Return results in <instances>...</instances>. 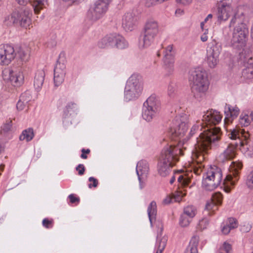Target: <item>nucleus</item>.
Listing matches in <instances>:
<instances>
[{
    "instance_id": "nucleus-6",
    "label": "nucleus",
    "mask_w": 253,
    "mask_h": 253,
    "mask_svg": "<svg viewBox=\"0 0 253 253\" xmlns=\"http://www.w3.org/2000/svg\"><path fill=\"white\" fill-rule=\"evenodd\" d=\"M143 89L141 77L138 74L132 75L127 81L125 88V98L128 101L137 98Z\"/></svg>"
},
{
    "instance_id": "nucleus-36",
    "label": "nucleus",
    "mask_w": 253,
    "mask_h": 253,
    "mask_svg": "<svg viewBox=\"0 0 253 253\" xmlns=\"http://www.w3.org/2000/svg\"><path fill=\"white\" fill-rule=\"evenodd\" d=\"M167 242V238L166 237H163L161 239L157 240L158 244L157 251L156 253H162L165 249Z\"/></svg>"
},
{
    "instance_id": "nucleus-19",
    "label": "nucleus",
    "mask_w": 253,
    "mask_h": 253,
    "mask_svg": "<svg viewBox=\"0 0 253 253\" xmlns=\"http://www.w3.org/2000/svg\"><path fill=\"white\" fill-rule=\"evenodd\" d=\"M65 74V64L57 62L54 70V82L55 86H59L63 83Z\"/></svg>"
},
{
    "instance_id": "nucleus-62",
    "label": "nucleus",
    "mask_w": 253,
    "mask_h": 253,
    "mask_svg": "<svg viewBox=\"0 0 253 253\" xmlns=\"http://www.w3.org/2000/svg\"><path fill=\"white\" fill-rule=\"evenodd\" d=\"M4 165H0V169L1 170H3V169H4Z\"/></svg>"
},
{
    "instance_id": "nucleus-23",
    "label": "nucleus",
    "mask_w": 253,
    "mask_h": 253,
    "mask_svg": "<svg viewBox=\"0 0 253 253\" xmlns=\"http://www.w3.org/2000/svg\"><path fill=\"white\" fill-rule=\"evenodd\" d=\"M231 10V7L229 5L222 4L219 6L216 15L218 20L219 21H225L228 19L230 14L229 12Z\"/></svg>"
},
{
    "instance_id": "nucleus-41",
    "label": "nucleus",
    "mask_w": 253,
    "mask_h": 253,
    "mask_svg": "<svg viewBox=\"0 0 253 253\" xmlns=\"http://www.w3.org/2000/svg\"><path fill=\"white\" fill-rule=\"evenodd\" d=\"M217 205L215 204L214 203L211 202V201L210 202H207L205 209L208 211H209L208 213V214H211V211L212 212H213L215 210L217 209V208L216 207Z\"/></svg>"
},
{
    "instance_id": "nucleus-20",
    "label": "nucleus",
    "mask_w": 253,
    "mask_h": 253,
    "mask_svg": "<svg viewBox=\"0 0 253 253\" xmlns=\"http://www.w3.org/2000/svg\"><path fill=\"white\" fill-rule=\"evenodd\" d=\"M137 18L131 12L126 13L122 19V26L126 31H132L136 26Z\"/></svg>"
},
{
    "instance_id": "nucleus-17",
    "label": "nucleus",
    "mask_w": 253,
    "mask_h": 253,
    "mask_svg": "<svg viewBox=\"0 0 253 253\" xmlns=\"http://www.w3.org/2000/svg\"><path fill=\"white\" fill-rule=\"evenodd\" d=\"M136 172L139 181L140 188L142 189L145 185L149 172V165L146 161L141 160L139 161L136 166Z\"/></svg>"
},
{
    "instance_id": "nucleus-34",
    "label": "nucleus",
    "mask_w": 253,
    "mask_h": 253,
    "mask_svg": "<svg viewBox=\"0 0 253 253\" xmlns=\"http://www.w3.org/2000/svg\"><path fill=\"white\" fill-rule=\"evenodd\" d=\"M197 210L193 206H188L184 208L183 210V213L189 218H193L196 215Z\"/></svg>"
},
{
    "instance_id": "nucleus-11",
    "label": "nucleus",
    "mask_w": 253,
    "mask_h": 253,
    "mask_svg": "<svg viewBox=\"0 0 253 253\" xmlns=\"http://www.w3.org/2000/svg\"><path fill=\"white\" fill-rule=\"evenodd\" d=\"M99 46L101 48L109 46H115L122 49L128 46V43L123 36L115 33L104 37L99 42Z\"/></svg>"
},
{
    "instance_id": "nucleus-59",
    "label": "nucleus",
    "mask_w": 253,
    "mask_h": 253,
    "mask_svg": "<svg viewBox=\"0 0 253 253\" xmlns=\"http://www.w3.org/2000/svg\"><path fill=\"white\" fill-rule=\"evenodd\" d=\"M177 2L182 3L184 5H187L190 3L192 0H176Z\"/></svg>"
},
{
    "instance_id": "nucleus-47",
    "label": "nucleus",
    "mask_w": 253,
    "mask_h": 253,
    "mask_svg": "<svg viewBox=\"0 0 253 253\" xmlns=\"http://www.w3.org/2000/svg\"><path fill=\"white\" fill-rule=\"evenodd\" d=\"M247 185L249 188L253 189V171L248 176Z\"/></svg>"
},
{
    "instance_id": "nucleus-13",
    "label": "nucleus",
    "mask_w": 253,
    "mask_h": 253,
    "mask_svg": "<svg viewBox=\"0 0 253 253\" xmlns=\"http://www.w3.org/2000/svg\"><path fill=\"white\" fill-rule=\"evenodd\" d=\"M187 123L186 116H176L170 128L171 134L179 138L184 136L188 129Z\"/></svg>"
},
{
    "instance_id": "nucleus-14",
    "label": "nucleus",
    "mask_w": 253,
    "mask_h": 253,
    "mask_svg": "<svg viewBox=\"0 0 253 253\" xmlns=\"http://www.w3.org/2000/svg\"><path fill=\"white\" fill-rule=\"evenodd\" d=\"M4 80L9 81L12 85L19 86L24 83V75L21 71H15L10 69H5L2 71Z\"/></svg>"
},
{
    "instance_id": "nucleus-51",
    "label": "nucleus",
    "mask_w": 253,
    "mask_h": 253,
    "mask_svg": "<svg viewBox=\"0 0 253 253\" xmlns=\"http://www.w3.org/2000/svg\"><path fill=\"white\" fill-rule=\"evenodd\" d=\"M88 180L89 182H93V184H89L88 185V187L89 188H91L92 186L94 187H96L97 186V185H98V180L94 178L93 177H90L88 179Z\"/></svg>"
},
{
    "instance_id": "nucleus-29",
    "label": "nucleus",
    "mask_w": 253,
    "mask_h": 253,
    "mask_svg": "<svg viewBox=\"0 0 253 253\" xmlns=\"http://www.w3.org/2000/svg\"><path fill=\"white\" fill-rule=\"evenodd\" d=\"M147 211L151 225L152 226V223L155 221L157 215V205L155 201L151 202L148 207Z\"/></svg>"
},
{
    "instance_id": "nucleus-4",
    "label": "nucleus",
    "mask_w": 253,
    "mask_h": 253,
    "mask_svg": "<svg viewBox=\"0 0 253 253\" xmlns=\"http://www.w3.org/2000/svg\"><path fill=\"white\" fill-rule=\"evenodd\" d=\"M240 19L237 18V15H235L231 20L229 25L231 27L236 22L239 24L234 29L231 42L232 46L238 50L242 49L245 46L249 33L247 25L244 23L240 22Z\"/></svg>"
},
{
    "instance_id": "nucleus-9",
    "label": "nucleus",
    "mask_w": 253,
    "mask_h": 253,
    "mask_svg": "<svg viewBox=\"0 0 253 253\" xmlns=\"http://www.w3.org/2000/svg\"><path fill=\"white\" fill-rule=\"evenodd\" d=\"M112 0H97L87 12V18L95 21L103 16Z\"/></svg>"
},
{
    "instance_id": "nucleus-28",
    "label": "nucleus",
    "mask_w": 253,
    "mask_h": 253,
    "mask_svg": "<svg viewBox=\"0 0 253 253\" xmlns=\"http://www.w3.org/2000/svg\"><path fill=\"white\" fill-rule=\"evenodd\" d=\"M185 195V193H183L182 191H176L172 194L171 196L166 197L163 200V203L165 204H169L173 201L179 202Z\"/></svg>"
},
{
    "instance_id": "nucleus-43",
    "label": "nucleus",
    "mask_w": 253,
    "mask_h": 253,
    "mask_svg": "<svg viewBox=\"0 0 253 253\" xmlns=\"http://www.w3.org/2000/svg\"><path fill=\"white\" fill-rule=\"evenodd\" d=\"M19 99L22 100L23 102L27 103L31 100V96L29 92L26 91L21 94L20 96Z\"/></svg>"
},
{
    "instance_id": "nucleus-30",
    "label": "nucleus",
    "mask_w": 253,
    "mask_h": 253,
    "mask_svg": "<svg viewBox=\"0 0 253 253\" xmlns=\"http://www.w3.org/2000/svg\"><path fill=\"white\" fill-rule=\"evenodd\" d=\"M164 65L163 68L166 72V75L167 76H170L174 72V60H163Z\"/></svg>"
},
{
    "instance_id": "nucleus-56",
    "label": "nucleus",
    "mask_w": 253,
    "mask_h": 253,
    "mask_svg": "<svg viewBox=\"0 0 253 253\" xmlns=\"http://www.w3.org/2000/svg\"><path fill=\"white\" fill-rule=\"evenodd\" d=\"M231 230V229L230 228V227L227 224L226 225H224L222 229H221V231L223 233V234H228L230 230Z\"/></svg>"
},
{
    "instance_id": "nucleus-60",
    "label": "nucleus",
    "mask_w": 253,
    "mask_h": 253,
    "mask_svg": "<svg viewBox=\"0 0 253 253\" xmlns=\"http://www.w3.org/2000/svg\"><path fill=\"white\" fill-rule=\"evenodd\" d=\"M201 40L203 42H206L208 40V36L206 33H204L201 36Z\"/></svg>"
},
{
    "instance_id": "nucleus-26",
    "label": "nucleus",
    "mask_w": 253,
    "mask_h": 253,
    "mask_svg": "<svg viewBox=\"0 0 253 253\" xmlns=\"http://www.w3.org/2000/svg\"><path fill=\"white\" fill-rule=\"evenodd\" d=\"M176 177H177L178 182L181 186H186L190 181V178L189 176H187L185 174H180V172L178 171L175 172L169 181L170 184H172L173 183Z\"/></svg>"
},
{
    "instance_id": "nucleus-16",
    "label": "nucleus",
    "mask_w": 253,
    "mask_h": 253,
    "mask_svg": "<svg viewBox=\"0 0 253 253\" xmlns=\"http://www.w3.org/2000/svg\"><path fill=\"white\" fill-rule=\"evenodd\" d=\"M243 165L239 161L232 162L230 166V173L227 175L224 180L234 186L239 179V170L242 168Z\"/></svg>"
},
{
    "instance_id": "nucleus-45",
    "label": "nucleus",
    "mask_w": 253,
    "mask_h": 253,
    "mask_svg": "<svg viewBox=\"0 0 253 253\" xmlns=\"http://www.w3.org/2000/svg\"><path fill=\"white\" fill-rule=\"evenodd\" d=\"M175 85L174 84H170L168 86V92L170 97H173L175 94Z\"/></svg>"
},
{
    "instance_id": "nucleus-2",
    "label": "nucleus",
    "mask_w": 253,
    "mask_h": 253,
    "mask_svg": "<svg viewBox=\"0 0 253 253\" xmlns=\"http://www.w3.org/2000/svg\"><path fill=\"white\" fill-rule=\"evenodd\" d=\"M183 155L179 147L172 145L165 147L160 156L157 169L158 173L163 177L168 175L171 169L179 161V155Z\"/></svg>"
},
{
    "instance_id": "nucleus-8",
    "label": "nucleus",
    "mask_w": 253,
    "mask_h": 253,
    "mask_svg": "<svg viewBox=\"0 0 253 253\" xmlns=\"http://www.w3.org/2000/svg\"><path fill=\"white\" fill-rule=\"evenodd\" d=\"M222 177L221 169L215 166H211L203 176L202 185L207 190H213L220 185Z\"/></svg>"
},
{
    "instance_id": "nucleus-39",
    "label": "nucleus",
    "mask_w": 253,
    "mask_h": 253,
    "mask_svg": "<svg viewBox=\"0 0 253 253\" xmlns=\"http://www.w3.org/2000/svg\"><path fill=\"white\" fill-rule=\"evenodd\" d=\"M242 76L246 79H250L253 78V69L250 68L248 66V68L244 69L242 72Z\"/></svg>"
},
{
    "instance_id": "nucleus-52",
    "label": "nucleus",
    "mask_w": 253,
    "mask_h": 253,
    "mask_svg": "<svg viewBox=\"0 0 253 253\" xmlns=\"http://www.w3.org/2000/svg\"><path fill=\"white\" fill-rule=\"evenodd\" d=\"M81 152L82 153L81 155V157L82 159H86L87 158V154H89L90 153V151L88 149H85L83 148L82 149Z\"/></svg>"
},
{
    "instance_id": "nucleus-42",
    "label": "nucleus",
    "mask_w": 253,
    "mask_h": 253,
    "mask_svg": "<svg viewBox=\"0 0 253 253\" xmlns=\"http://www.w3.org/2000/svg\"><path fill=\"white\" fill-rule=\"evenodd\" d=\"M239 122L241 126H247L250 124V121L249 119V117L246 115H245L244 116L241 115L240 117Z\"/></svg>"
},
{
    "instance_id": "nucleus-33",
    "label": "nucleus",
    "mask_w": 253,
    "mask_h": 253,
    "mask_svg": "<svg viewBox=\"0 0 253 253\" xmlns=\"http://www.w3.org/2000/svg\"><path fill=\"white\" fill-rule=\"evenodd\" d=\"M174 54L175 52L173 49V45H169L165 49L163 60L167 59L169 60H170V59L174 60Z\"/></svg>"
},
{
    "instance_id": "nucleus-12",
    "label": "nucleus",
    "mask_w": 253,
    "mask_h": 253,
    "mask_svg": "<svg viewBox=\"0 0 253 253\" xmlns=\"http://www.w3.org/2000/svg\"><path fill=\"white\" fill-rule=\"evenodd\" d=\"M222 47L221 44L215 40L209 43L207 50L206 61L209 66L211 68L215 67L219 62V56L221 53Z\"/></svg>"
},
{
    "instance_id": "nucleus-48",
    "label": "nucleus",
    "mask_w": 253,
    "mask_h": 253,
    "mask_svg": "<svg viewBox=\"0 0 253 253\" xmlns=\"http://www.w3.org/2000/svg\"><path fill=\"white\" fill-rule=\"evenodd\" d=\"M76 169L78 172V174L80 175H82L84 174L85 171V168L84 165L79 164L76 168Z\"/></svg>"
},
{
    "instance_id": "nucleus-38",
    "label": "nucleus",
    "mask_w": 253,
    "mask_h": 253,
    "mask_svg": "<svg viewBox=\"0 0 253 253\" xmlns=\"http://www.w3.org/2000/svg\"><path fill=\"white\" fill-rule=\"evenodd\" d=\"M211 202L214 203L217 205H220L222 201V195L220 193H214L211 198Z\"/></svg>"
},
{
    "instance_id": "nucleus-25",
    "label": "nucleus",
    "mask_w": 253,
    "mask_h": 253,
    "mask_svg": "<svg viewBox=\"0 0 253 253\" xmlns=\"http://www.w3.org/2000/svg\"><path fill=\"white\" fill-rule=\"evenodd\" d=\"M45 73L42 70L38 71L35 75L34 81V86L35 89L39 91L43 85L44 80Z\"/></svg>"
},
{
    "instance_id": "nucleus-18",
    "label": "nucleus",
    "mask_w": 253,
    "mask_h": 253,
    "mask_svg": "<svg viewBox=\"0 0 253 253\" xmlns=\"http://www.w3.org/2000/svg\"><path fill=\"white\" fill-rule=\"evenodd\" d=\"M17 17L16 18L17 22V25H19L26 29L29 28L31 24V17L32 13L29 9H24L16 11Z\"/></svg>"
},
{
    "instance_id": "nucleus-5",
    "label": "nucleus",
    "mask_w": 253,
    "mask_h": 253,
    "mask_svg": "<svg viewBox=\"0 0 253 253\" xmlns=\"http://www.w3.org/2000/svg\"><path fill=\"white\" fill-rule=\"evenodd\" d=\"M228 136L231 139L236 140V142L229 144L227 149L222 154L223 157L226 160L233 159L236 155L237 147L239 146L242 150L244 148L245 146L247 145L248 143V136H244V139H243L241 137L243 136V134L238 130L233 129L231 130Z\"/></svg>"
},
{
    "instance_id": "nucleus-22",
    "label": "nucleus",
    "mask_w": 253,
    "mask_h": 253,
    "mask_svg": "<svg viewBox=\"0 0 253 253\" xmlns=\"http://www.w3.org/2000/svg\"><path fill=\"white\" fill-rule=\"evenodd\" d=\"M224 113L225 115V123H228L238 116L239 113V109L237 107H232L229 105L226 104Z\"/></svg>"
},
{
    "instance_id": "nucleus-31",
    "label": "nucleus",
    "mask_w": 253,
    "mask_h": 253,
    "mask_svg": "<svg viewBox=\"0 0 253 253\" xmlns=\"http://www.w3.org/2000/svg\"><path fill=\"white\" fill-rule=\"evenodd\" d=\"M77 109V105L76 103L71 102H69L67 105L65 106V108L63 111V116L65 118H66L69 115H71V112H75Z\"/></svg>"
},
{
    "instance_id": "nucleus-64",
    "label": "nucleus",
    "mask_w": 253,
    "mask_h": 253,
    "mask_svg": "<svg viewBox=\"0 0 253 253\" xmlns=\"http://www.w3.org/2000/svg\"><path fill=\"white\" fill-rule=\"evenodd\" d=\"M250 116L251 117L252 120L253 121V111L251 113Z\"/></svg>"
},
{
    "instance_id": "nucleus-54",
    "label": "nucleus",
    "mask_w": 253,
    "mask_h": 253,
    "mask_svg": "<svg viewBox=\"0 0 253 253\" xmlns=\"http://www.w3.org/2000/svg\"><path fill=\"white\" fill-rule=\"evenodd\" d=\"M193 171L194 172L197 174L199 175L202 172V164H200L199 166V167H196L195 166H194L193 167Z\"/></svg>"
},
{
    "instance_id": "nucleus-40",
    "label": "nucleus",
    "mask_w": 253,
    "mask_h": 253,
    "mask_svg": "<svg viewBox=\"0 0 253 253\" xmlns=\"http://www.w3.org/2000/svg\"><path fill=\"white\" fill-rule=\"evenodd\" d=\"M231 251V245L226 242L219 248L218 253H230Z\"/></svg>"
},
{
    "instance_id": "nucleus-1",
    "label": "nucleus",
    "mask_w": 253,
    "mask_h": 253,
    "mask_svg": "<svg viewBox=\"0 0 253 253\" xmlns=\"http://www.w3.org/2000/svg\"><path fill=\"white\" fill-rule=\"evenodd\" d=\"M222 116L219 112L212 109L208 110L203 116L202 123L197 122L191 129L189 134L190 136L196 132L204 129L197 138L194 150L195 156L200 161L204 159L203 156L201 155L200 153L206 152L213 146H216L220 139V128L213 126L218 124Z\"/></svg>"
},
{
    "instance_id": "nucleus-63",
    "label": "nucleus",
    "mask_w": 253,
    "mask_h": 253,
    "mask_svg": "<svg viewBox=\"0 0 253 253\" xmlns=\"http://www.w3.org/2000/svg\"><path fill=\"white\" fill-rule=\"evenodd\" d=\"M251 37L253 39V26L251 28Z\"/></svg>"
},
{
    "instance_id": "nucleus-15",
    "label": "nucleus",
    "mask_w": 253,
    "mask_h": 253,
    "mask_svg": "<svg viewBox=\"0 0 253 253\" xmlns=\"http://www.w3.org/2000/svg\"><path fill=\"white\" fill-rule=\"evenodd\" d=\"M15 56L14 49L12 46L8 44L0 46V64L8 65Z\"/></svg>"
},
{
    "instance_id": "nucleus-37",
    "label": "nucleus",
    "mask_w": 253,
    "mask_h": 253,
    "mask_svg": "<svg viewBox=\"0 0 253 253\" xmlns=\"http://www.w3.org/2000/svg\"><path fill=\"white\" fill-rule=\"evenodd\" d=\"M191 218H189V217L187 216L185 214H181L179 219V224L180 226L182 227L187 226L189 224Z\"/></svg>"
},
{
    "instance_id": "nucleus-53",
    "label": "nucleus",
    "mask_w": 253,
    "mask_h": 253,
    "mask_svg": "<svg viewBox=\"0 0 253 253\" xmlns=\"http://www.w3.org/2000/svg\"><path fill=\"white\" fill-rule=\"evenodd\" d=\"M69 198L70 199V202L73 204L76 202L79 203L80 201V199L75 197L74 194H70L69 196Z\"/></svg>"
},
{
    "instance_id": "nucleus-32",
    "label": "nucleus",
    "mask_w": 253,
    "mask_h": 253,
    "mask_svg": "<svg viewBox=\"0 0 253 253\" xmlns=\"http://www.w3.org/2000/svg\"><path fill=\"white\" fill-rule=\"evenodd\" d=\"M34 137V132L32 128H28L23 131L19 136L20 140H26L27 141L31 140Z\"/></svg>"
},
{
    "instance_id": "nucleus-3",
    "label": "nucleus",
    "mask_w": 253,
    "mask_h": 253,
    "mask_svg": "<svg viewBox=\"0 0 253 253\" xmlns=\"http://www.w3.org/2000/svg\"><path fill=\"white\" fill-rule=\"evenodd\" d=\"M189 80L192 82L191 90L194 97L198 100L201 99L209 87L207 73L201 68L191 70L189 72Z\"/></svg>"
},
{
    "instance_id": "nucleus-50",
    "label": "nucleus",
    "mask_w": 253,
    "mask_h": 253,
    "mask_svg": "<svg viewBox=\"0 0 253 253\" xmlns=\"http://www.w3.org/2000/svg\"><path fill=\"white\" fill-rule=\"evenodd\" d=\"M27 105V103H25L24 102H23L22 100L21 101V100L19 99L17 103L16 107L18 110H22Z\"/></svg>"
},
{
    "instance_id": "nucleus-10",
    "label": "nucleus",
    "mask_w": 253,
    "mask_h": 253,
    "mask_svg": "<svg viewBox=\"0 0 253 253\" xmlns=\"http://www.w3.org/2000/svg\"><path fill=\"white\" fill-rule=\"evenodd\" d=\"M160 103L154 95L150 96L143 104L142 117L147 122L151 121L160 110Z\"/></svg>"
},
{
    "instance_id": "nucleus-55",
    "label": "nucleus",
    "mask_w": 253,
    "mask_h": 253,
    "mask_svg": "<svg viewBox=\"0 0 253 253\" xmlns=\"http://www.w3.org/2000/svg\"><path fill=\"white\" fill-rule=\"evenodd\" d=\"M11 121H10L8 123L5 124L2 127V131L7 132L10 130L11 127Z\"/></svg>"
},
{
    "instance_id": "nucleus-61",
    "label": "nucleus",
    "mask_w": 253,
    "mask_h": 253,
    "mask_svg": "<svg viewBox=\"0 0 253 253\" xmlns=\"http://www.w3.org/2000/svg\"><path fill=\"white\" fill-rule=\"evenodd\" d=\"M189 138V137H186V138H184L182 140L183 144H184L187 141V140H188Z\"/></svg>"
},
{
    "instance_id": "nucleus-21",
    "label": "nucleus",
    "mask_w": 253,
    "mask_h": 253,
    "mask_svg": "<svg viewBox=\"0 0 253 253\" xmlns=\"http://www.w3.org/2000/svg\"><path fill=\"white\" fill-rule=\"evenodd\" d=\"M16 1L22 5H26L28 3H31L36 14H38L47 3V0H16Z\"/></svg>"
},
{
    "instance_id": "nucleus-24",
    "label": "nucleus",
    "mask_w": 253,
    "mask_h": 253,
    "mask_svg": "<svg viewBox=\"0 0 253 253\" xmlns=\"http://www.w3.org/2000/svg\"><path fill=\"white\" fill-rule=\"evenodd\" d=\"M14 52L15 53V57H17L23 62L26 63L30 58L29 50L28 48L19 47L16 51L14 50Z\"/></svg>"
},
{
    "instance_id": "nucleus-46",
    "label": "nucleus",
    "mask_w": 253,
    "mask_h": 253,
    "mask_svg": "<svg viewBox=\"0 0 253 253\" xmlns=\"http://www.w3.org/2000/svg\"><path fill=\"white\" fill-rule=\"evenodd\" d=\"M42 223V225L46 228H51L53 226V220L44 218L43 219Z\"/></svg>"
},
{
    "instance_id": "nucleus-57",
    "label": "nucleus",
    "mask_w": 253,
    "mask_h": 253,
    "mask_svg": "<svg viewBox=\"0 0 253 253\" xmlns=\"http://www.w3.org/2000/svg\"><path fill=\"white\" fill-rule=\"evenodd\" d=\"M246 68H248V66L250 68L253 67V58L250 57L248 59V61L246 62Z\"/></svg>"
},
{
    "instance_id": "nucleus-27",
    "label": "nucleus",
    "mask_w": 253,
    "mask_h": 253,
    "mask_svg": "<svg viewBox=\"0 0 253 253\" xmlns=\"http://www.w3.org/2000/svg\"><path fill=\"white\" fill-rule=\"evenodd\" d=\"M199 237L196 235L193 236L184 253H198L197 248L199 245Z\"/></svg>"
},
{
    "instance_id": "nucleus-49",
    "label": "nucleus",
    "mask_w": 253,
    "mask_h": 253,
    "mask_svg": "<svg viewBox=\"0 0 253 253\" xmlns=\"http://www.w3.org/2000/svg\"><path fill=\"white\" fill-rule=\"evenodd\" d=\"M208 224L209 220L206 218H204L199 221V226L203 229L206 228Z\"/></svg>"
},
{
    "instance_id": "nucleus-7",
    "label": "nucleus",
    "mask_w": 253,
    "mask_h": 253,
    "mask_svg": "<svg viewBox=\"0 0 253 253\" xmlns=\"http://www.w3.org/2000/svg\"><path fill=\"white\" fill-rule=\"evenodd\" d=\"M159 32V25L156 20L149 19L145 23L141 39L139 41L141 48L150 46Z\"/></svg>"
},
{
    "instance_id": "nucleus-35",
    "label": "nucleus",
    "mask_w": 253,
    "mask_h": 253,
    "mask_svg": "<svg viewBox=\"0 0 253 253\" xmlns=\"http://www.w3.org/2000/svg\"><path fill=\"white\" fill-rule=\"evenodd\" d=\"M17 16L16 11L13 12L11 15L6 16L4 20L6 24L7 25H10L11 24L16 25V22H17L16 18Z\"/></svg>"
},
{
    "instance_id": "nucleus-58",
    "label": "nucleus",
    "mask_w": 253,
    "mask_h": 253,
    "mask_svg": "<svg viewBox=\"0 0 253 253\" xmlns=\"http://www.w3.org/2000/svg\"><path fill=\"white\" fill-rule=\"evenodd\" d=\"M212 17V15L211 14H209L207 17L205 18V20L204 22H202L201 23V27L202 28H203V25L204 24V23H206V22H207V21L209 20V19H211Z\"/></svg>"
},
{
    "instance_id": "nucleus-44",
    "label": "nucleus",
    "mask_w": 253,
    "mask_h": 253,
    "mask_svg": "<svg viewBox=\"0 0 253 253\" xmlns=\"http://www.w3.org/2000/svg\"><path fill=\"white\" fill-rule=\"evenodd\" d=\"M227 225L231 229H234L238 226V221L235 218L231 217L228 218Z\"/></svg>"
}]
</instances>
